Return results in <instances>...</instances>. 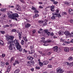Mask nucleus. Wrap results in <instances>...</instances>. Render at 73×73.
<instances>
[{
	"mask_svg": "<svg viewBox=\"0 0 73 73\" xmlns=\"http://www.w3.org/2000/svg\"><path fill=\"white\" fill-rule=\"evenodd\" d=\"M14 38V36H9V37H7L6 38V40L7 41V44L9 46V49L10 50H12V46H14V43H13V40Z\"/></svg>",
	"mask_w": 73,
	"mask_h": 73,
	"instance_id": "1",
	"label": "nucleus"
},
{
	"mask_svg": "<svg viewBox=\"0 0 73 73\" xmlns=\"http://www.w3.org/2000/svg\"><path fill=\"white\" fill-rule=\"evenodd\" d=\"M14 44H15V46L18 50H19V52H21L23 50V48H21V46L20 45V44L18 42V41L17 39H15L13 41Z\"/></svg>",
	"mask_w": 73,
	"mask_h": 73,
	"instance_id": "2",
	"label": "nucleus"
},
{
	"mask_svg": "<svg viewBox=\"0 0 73 73\" xmlns=\"http://www.w3.org/2000/svg\"><path fill=\"white\" fill-rule=\"evenodd\" d=\"M56 12L54 13H52V16L51 17V19L52 20H55V18L58 17H61V15H60V14L59 13V10L58 9H57L56 11Z\"/></svg>",
	"mask_w": 73,
	"mask_h": 73,
	"instance_id": "3",
	"label": "nucleus"
},
{
	"mask_svg": "<svg viewBox=\"0 0 73 73\" xmlns=\"http://www.w3.org/2000/svg\"><path fill=\"white\" fill-rule=\"evenodd\" d=\"M9 15L10 18L11 19L15 20H16V21H17V19L16 17H19V15H18V14L16 13L13 14L11 15L10 14H9Z\"/></svg>",
	"mask_w": 73,
	"mask_h": 73,
	"instance_id": "4",
	"label": "nucleus"
},
{
	"mask_svg": "<svg viewBox=\"0 0 73 73\" xmlns=\"http://www.w3.org/2000/svg\"><path fill=\"white\" fill-rule=\"evenodd\" d=\"M64 71L62 70L61 68H58L57 69L56 72L57 73H64Z\"/></svg>",
	"mask_w": 73,
	"mask_h": 73,
	"instance_id": "5",
	"label": "nucleus"
},
{
	"mask_svg": "<svg viewBox=\"0 0 73 73\" xmlns=\"http://www.w3.org/2000/svg\"><path fill=\"white\" fill-rule=\"evenodd\" d=\"M64 34L66 36V37H70V33L68 31H65L64 32Z\"/></svg>",
	"mask_w": 73,
	"mask_h": 73,
	"instance_id": "6",
	"label": "nucleus"
},
{
	"mask_svg": "<svg viewBox=\"0 0 73 73\" xmlns=\"http://www.w3.org/2000/svg\"><path fill=\"white\" fill-rule=\"evenodd\" d=\"M16 8L19 11H21V7H20V6L18 5H16Z\"/></svg>",
	"mask_w": 73,
	"mask_h": 73,
	"instance_id": "7",
	"label": "nucleus"
},
{
	"mask_svg": "<svg viewBox=\"0 0 73 73\" xmlns=\"http://www.w3.org/2000/svg\"><path fill=\"white\" fill-rule=\"evenodd\" d=\"M31 9L33 10V11H35V13H38V11L36 10V9L34 7H33Z\"/></svg>",
	"mask_w": 73,
	"mask_h": 73,
	"instance_id": "8",
	"label": "nucleus"
},
{
	"mask_svg": "<svg viewBox=\"0 0 73 73\" xmlns=\"http://www.w3.org/2000/svg\"><path fill=\"white\" fill-rule=\"evenodd\" d=\"M53 50L55 52H57V49H58V46H55L53 48Z\"/></svg>",
	"mask_w": 73,
	"mask_h": 73,
	"instance_id": "9",
	"label": "nucleus"
},
{
	"mask_svg": "<svg viewBox=\"0 0 73 73\" xmlns=\"http://www.w3.org/2000/svg\"><path fill=\"white\" fill-rule=\"evenodd\" d=\"M6 11V9H0V12H5Z\"/></svg>",
	"mask_w": 73,
	"mask_h": 73,
	"instance_id": "10",
	"label": "nucleus"
},
{
	"mask_svg": "<svg viewBox=\"0 0 73 73\" xmlns=\"http://www.w3.org/2000/svg\"><path fill=\"white\" fill-rule=\"evenodd\" d=\"M64 50L65 52H68L69 51V49L68 47H65L64 49Z\"/></svg>",
	"mask_w": 73,
	"mask_h": 73,
	"instance_id": "11",
	"label": "nucleus"
},
{
	"mask_svg": "<svg viewBox=\"0 0 73 73\" xmlns=\"http://www.w3.org/2000/svg\"><path fill=\"white\" fill-rule=\"evenodd\" d=\"M33 58L32 57L30 56H29L27 57V59H28L29 60H33Z\"/></svg>",
	"mask_w": 73,
	"mask_h": 73,
	"instance_id": "12",
	"label": "nucleus"
},
{
	"mask_svg": "<svg viewBox=\"0 0 73 73\" xmlns=\"http://www.w3.org/2000/svg\"><path fill=\"white\" fill-rule=\"evenodd\" d=\"M1 67L2 68H4V65H5V62H1Z\"/></svg>",
	"mask_w": 73,
	"mask_h": 73,
	"instance_id": "13",
	"label": "nucleus"
},
{
	"mask_svg": "<svg viewBox=\"0 0 73 73\" xmlns=\"http://www.w3.org/2000/svg\"><path fill=\"white\" fill-rule=\"evenodd\" d=\"M20 63V62L18 60H16L15 61V62L13 64L14 66H15L16 64H19Z\"/></svg>",
	"mask_w": 73,
	"mask_h": 73,
	"instance_id": "14",
	"label": "nucleus"
},
{
	"mask_svg": "<svg viewBox=\"0 0 73 73\" xmlns=\"http://www.w3.org/2000/svg\"><path fill=\"white\" fill-rule=\"evenodd\" d=\"M48 62H49L48 61H44L43 62V65H47Z\"/></svg>",
	"mask_w": 73,
	"mask_h": 73,
	"instance_id": "15",
	"label": "nucleus"
},
{
	"mask_svg": "<svg viewBox=\"0 0 73 73\" xmlns=\"http://www.w3.org/2000/svg\"><path fill=\"white\" fill-rule=\"evenodd\" d=\"M11 66H8V67L7 68V72H9L10 71H11Z\"/></svg>",
	"mask_w": 73,
	"mask_h": 73,
	"instance_id": "16",
	"label": "nucleus"
},
{
	"mask_svg": "<svg viewBox=\"0 0 73 73\" xmlns=\"http://www.w3.org/2000/svg\"><path fill=\"white\" fill-rule=\"evenodd\" d=\"M51 42H52V40H48L47 41H43L44 43H47V42H48V43H50Z\"/></svg>",
	"mask_w": 73,
	"mask_h": 73,
	"instance_id": "17",
	"label": "nucleus"
},
{
	"mask_svg": "<svg viewBox=\"0 0 73 73\" xmlns=\"http://www.w3.org/2000/svg\"><path fill=\"white\" fill-rule=\"evenodd\" d=\"M31 52H29V54H32L33 53H35V49L33 48L32 49H31Z\"/></svg>",
	"mask_w": 73,
	"mask_h": 73,
	"instance_id": "18",
	"label": "nucleus"
},
{
	"mask_svg": "<svg viewBox=\"0 0 73 73\" xmlns=\"http://www.w3.org/2000/svg\"><path fill=\"white\" fill-rule=\"evenodd\" d=\"M68 60H69V61H72L73 60V57L72 56H70L68 58Z\"/></svg>",
	"mask_w": 73,
	"mask_h": 73,
	"instance_id": "19",
	"label": "nucleus"
},
{
	"mask_svg": "<svg viewBox=\"0 0 73 73\" xmlns=\"http://www.w3.org/2000/svg\"><path fill=\"white\" fill-rule=\"evenodd\" d=\"M58 33L60 35H63V33H64L62 31H60L58 32Z\"/></svg>",
	"mask_w": 73,
	"mask_h": 73,
	"instance_id": "20",
	"label": "nucleus"
},
{
	"mask_svg": "<svg viewBox=\"0 0 73 73\" xmlns=\"http://www.w3.org/2000/svg\"><path fill=\"white\" fill-rule=\"evenodd\" d=\"M31 26V24L29 23H27L26 25H25V27L27 28H29Z\"/></svg>",
	"mask_w": 73,
	"mask_h": 73,
	"instance_id": "21",
	"label": "nucleus"
},
{
	"mask_svg": "<svg viewBox=\"0 0 73 73\" xmlns=\"http://www.w3.org/2000/svg\"><path fill=\"white\" fill-rule=\"evenodd\" d=\"M19 71L20 70L19 69H17L15 71L14 73H19Z\"/></svg>",
	"mask_w": 73,
	"mask_h": 73,
	"instance_id": "22",
	"label": "nucleus"
},
{
	"mask_svg": "<svg viewBox=\"0 0 73 73\" xmlns=\"http://www.w3.org/2000/svg\"><path fill=\"white\" fill-rule=\"evenodd\" d=\"M39 64L40 66H41V67L42 66H43V63H42L41 62H39Z\"/></svg>",
	"mask_w": 73,
	"mask_h": 73,
	"instance_id": "23",
	"label": "nucleus"
},
{
	"mask_svg": "<svg viewBox=\"0 0 73 73\" xmlns=\"http://www.w3.org/2000/svg\"><path fill=\"white\" fill-rule=\"evenodd\" d=\"M18 36H19V39H21V34L19 33L18 34Z\"/></svg>",
	"mask_w": 73,
	"mask_h": 73,
	"instance_id": "24",
	"label": "nucleus"
},
{
	"mask_svg": "<svg viewBox=\"0 0 73 73\" xmlns=\"http://www.w3.org/2000/svg\"><path fill=\"white\" fill-rule=\"evenodd\" d=\"M38 22L39 24H43V23H44V21L42 20L38 21Z\"/></svg>",
	"mask_w": 73,
	"mask_h": 73,
	"instance_id": "25",
	"label": "nucleus"
},
{
	"mask_svg": "<svg viewBox=\"0 0 73 73\" xmlns=\"http://www.w3.org/2000/svg\"><path fill=\"white\" fill-rule=\"evenodd\" d=\"M31 45L30 46L31 49H33V48H34V47H33V46H34V45H33V43L31 44Z\"/></svg>",
	"mask_w": 73,
	"mask_h": 73,
	"instance_id": "26",
	"label": "nucleus"
},
{
	"mask_svg": "<svg viewBox=\"0 0 73 73\" xmlns=\"http://www.w3.org/2000/svg\"><path fill=\"white\" fill-rule=\"evenodd\" d=\"M0 44L1 45H3L4 44V42L1 40H0Z\"/></svg>",
	"mask_w": 73,
	"mask_h": 73,
	"instance_id": "27",
	"label": "nucleus"
},
{
	"mask_svg": "<svg viewBox=\"0 0 73 73\" xmlns=\"http://www.w3.org/2000/svg\"><path fill=\"white\" fill-rule=\"evenodd\" d=\"M16 29H14L12 30L11 32H16Z\"/></svg>",
	"mask_w": 73,
	"mask_h": 73,
	"instance_id": "28",
	"label": "nucleus"
},
{
	"mask_svg": "<svg viewBox=\"0 0 73 73\" xmlns=\"http://www.w3.org/2000/svg\"><path fill=\"white\" fill-rule=\"evenodd\" d=\"M60 42H65V40H62V38L60 39Z\"/></svg>",
	"mask_w": 73,
	"mask_h": 73,
	"instance_id": "29",
	"label": "nucleus"
},
{
	"mask_svg": "<svg viewBox=\"0 0 73 73\" xmlns=\"http://www.w3.org/2000/svg\"><path fill=\"white\" fill-rule=\"evenodd\" d=\"M24 41L23 40H22L21 41V44H22V45H24Z\"/></svg>",
	"mask_w": 73,
	"mask_h": 73,
	"instance_id": "30",
	"label": "nucleus"
},
{
	"mask_svg": "<svg viewBox=\"0 0 73 73\" xmlns=\"http://www.w3.org/2000/svg\"><path fill=\"white\" fill-rule=\"evenodd\" d=\"M42 56H45L46 55V53L42 54Z\"/></svg>",
	"mask_w": 73,
	"mask_h": 73,
	"instance_id": "31",
	"label": "nucleus"
},
{
	"mask_svg": "<svg viewBox=\"0 0 73 73\" xmlns=\"http://www.w3.org/2000/svg\"><path fill=\"white\" fill-rule=\"evenodd\" d=\"M69 13H70V15H72V14H73V10H72L71 11L69 12Z\"/></svg>",
	"mask_w": 73,
	"mask_h": 73,
	"instance_id": "32",
	"label": "nucleus"
},
{
	"mask_svg": "<svg viewBox=\"0 0 73 73\" xmlns=\"http://www.w3.org/2000/svg\"><path fill=\"white\" fill-rule=\"evenodd\" d=\"M60 52V48H59L57 49V52Z\"/></svg>",
	"mask_w": 73,
	"mask_h": 73,
	"instance_id": "33",
	"label": "nucleus"
},
{
	"mask_svg": "<svg viewBox=\"0 0 73 73\" xmlns=\"http://www.w3.org/2000/svg\"><path fill=\"white\" fill-rule=\"evenodd\" d=\"M24 40L25 41H28V40L27 39V37H25L23 38Z\"/></svg>",
	"mask_w": 73,
	"mask_h": 73,
	"instance_id": "34",
	"label": "nucleus"
},
{
	"mask_svg": "<svg viewBox=\"0 0 73 73\" xmlns=\"http://www.w3.org/2000/svg\"><path fill=\"white\" fill-rule=\"evenodd\" d=\"M70 37H73V33H71L70 34Z\"/></svg>",
	"mask_w": 73,
	"mask_h": 73,
	"instance_id": "35",
	"label": "nucleus"
},
{
	"mask_svg": "<svg viewBox=\"0 0 73 73\" xmlns=\"http://www.w3.org/2000/svg\"><path fill=\"white\" fill-rule=\"evenodd\" d=\"M50 32H47L46 33V35H48V36H49V35H50Z\"/></svg>",
	"mask_w": 73,
	"mask_h": 73,
	"instance_id": "36",
	"label": "nucleus"
},
{
	"mask_svg": "<svg viewBox=\"0 0 73 73\" xmlns=\"http://www.w3.org/2000/svg\"><path fill=\"white\" fill-rule=\"evenodd\" d=\"M66 73H73V71H67Z\"/></svg>",
	"mask_w": 73,
	"mask_h": 73,
	"instance_id": "37",
	"label": "nucleus"
},
{
	"mask_svg": "<svg viewBox=\"0 0 73 73\" xmlns=\"http://www.w3.org/2000/svg\"><path fill=\"white\" fill-rule=\"evenodd\" d=\"M35 68L36 69H40V67H38V66H36Z\"/></svg>",
	"mask_w": 73,
	"mask_h": 73,
	"instance_id": "38",
	"label": "nucleus"
},
{
	"mask_svg": "<svg viewBox=\"0 0 73 73\" xmlns=\"http://www.w3.org/2000/svg\"><path fill=\"white\" fill-rule=\"evenodd\" d=\"M27 64L28 65H31V62H27Z\"/></svg>",
	"mask_w": 73,
	"mask_h": 73,
	"instance_id": "39",
	"label": "nucleus"
},
{
	"mask_svg": "<svg viewBox=\"0 0 73 73\" xmlns=\"http://www.w3.org/2000/svg\"><path fill=\"white\" fill-rule=\"evenodd\" d=\"M42 42H44V41H45V38H42Z\"/></svg>",
	"mask_w": 73,
	"mask_h": 73,
	"instance_id": "40",
	"label": "nucleus"
},
{
	"mask_svg": "<svg viewBox=\"0 0 73 73\" xmlns=\"http://www.w3.org/2000/svg\"><path fill=\"white\" fill-rule=\"evenodd\" d=\"M48 68H52V66L50 65H48Z\"/></svg>",
	"mask_w": 73,
	"mask_h": 73,
	"instance_id": "41",
	"label": "nucleus"
},
{
	"mask_svg": "<svg viewBox=\"0 0 73 73\" xmlns=\"http://www.w3.org/2000/svg\"><path fill=\"white\" fill-rule=\"evenodd\" d=\"M50 35L51 36H53L54 35V33L53 32H52L50 34Z\"/></svg>",
	"mask_w": 73,
	"mask_h": 73,
	"instance_id": "42",
	"label": "nucleus"
},
{
	"mask_svg": "<svg viewBox=\"0 0 73 73\" xmlns=\"http://www.w3.org/2000/svg\"><path fill=\"white\" fill-rule=\"evenodd\" d=\"M51 9H54V6H52L51 7Z\"/></svg>",
	"mask_w": 73,
	"mask_h": 73,
	"instance_id": "43",
	"label": "nucleus"
},
{
	"mask_svg": "<svg viewBox=\"0 0 73 73\" xmlns=\"http://www.w3.org/2000/svg\"><path fill=\"white\" fill-rule=\"evenodd\" d=\"M5 56V54H3L2 55V57H4Z\"/></svg>",
	"mask_w": 73,
	"mask_h": 73,
	"instance_id": "44",
	"label": "nucleus"
},
{
	"mask_svg": "<svg viewBox=\"0 0 73 73\" xmlns=\"http://www.w3.org/2000/svg\"><path fill=\"white\" fill-rule=\"evenodd\" d=\"M1 32L2 34H4V33H5V31H1Z\"/></svg>",
	"mask_w": 73,
	"mask_h": 73,
	"instance_id": "45",
	"label": "nucleus"
},
{
	"mask_svg": "<svg viewBox=\"0 0 73 73\" xmlns=\"http://www.w3.org/2000/svg\"><path fill=\"white\" fill-rule=\"evenodd\" d=\"M38 52L40 54H41V55H42V51H38Z\"/></svg>",
	"mask_w": 73,
	"mask_h": 73,
	"instance_id": "46",
	"label": "nucleus"
},
{
	"mask_svg": "<svg viewBox=\"0 0 73 73\" xmlns=\"http://www.w3.org/2000/svg\"><path fill=\"white\" fill-rule=\"evenodd\" d=\"M43 24L44 26H46V25H47V23H44Z\"/></svg>",
	"mask_w": 73,
	"mask_h": 73,
	"instance_id": "47",
	"label": "nucleus"
},
{
	"mask_svg": "<svg viewBox=\"0 0 73 73\" xmlns=\"http://www.w3.org/2000/svg\"><path fill=\"white\" fill-rule=\"evenodd\" d=\"M58 3V2H57V1H55L53 2V3L54 4H57Z\"/></svg>",
	"mask_w": 73,
	"mask_h": 73,
	"instance_id": "48",
	"label": "nucleus"
},
{
	"mask_svg": "<svg viewBox=\"0 0 73 73\" xmlns=\"http://www.w3.org/2000/svg\"><path fill=\"white\" fill-rule=\"evenodd\" d=\"M21 3H25V1H24L23 0H21Z\"/></svg>",
	"mask_w": 73,
	"mask_h": 73,
	"instance_id": "49",
	"label": "nucleus"
},
{
	"mask_svg": "<svg viewBox=\"0 0 73 73\" xmlns=\"http://www.w3.org/2000/svg\"><path fill=\"white\" fill-rule=\"evenodd\" d=\"M51 53H52V52H50L48 53V55H50Z\"/></svg>",
	"mask_w": 73,
	"mask_h": 73,
	"instance_id": "50",
	"label": "nucleus"
},
{
	"mask_svg": "<svg viewBox=\"0 0 73 73\" xmlns=\"http://www.w3.org/2000/svg\"><path fill=\"white\" fill-rule=\"evenodd\" d=\"M34 56L35 57H37V54H34Z\"/></svg>",
	"mask_w": 73,
	"mask_h": 73,
	"instance_id": "51",
	"label": "nucleus"
},
{
	"mask_svg": "<svg viewBox=\"0 0 73 73\" xmlns=\"http://www.w3.org/2000/svg\"><path fill=\"white\" fill-rule=\"evenodd\" d=\"M51 11L52 12H54V9H51Z\"/></svg>",
	"mask_w": 73,
	"mask_h": 73,
	"instance_id": "52",
	"label": "nucleus"
},
{
	"mask_svg": "<svg viewBox=\"0 0 73 73\" xmlns=\"http://www.w3.org/2000/svg\"><path fill=\"white\" fill-rule=\"evenodd\" d=\"M33 32L34 33H36V30L35 29L33 30Z\"/></svg>",
	"mask_w": 73,
	"mask_h": 73,
	"instance_id": "53",
	"label": "nucleus"
},
{
	"mask_svg": "<svg viewBox=\"0 0 73 73\" xmlns=\"http://www.w3.org/2000/svg\"><path fill=\"white\" fill-rule=\"evenodd\" d=\"M13 57H12L11 58V62H12V61H13Z\"/></svg>",
	"mask_w": 73,
	"mask_h": 73,
	"instance_id": "54",
	"label": "nucleus"
},
{
	"mask_svg": "<svg viewBox=\"0 0 73 73\" xmlns=\"http://www.w3.org/2000/svg\"><path fill=\"white\" fill-rule=\"evenodd\" d=\"M70 22L71 23H73V20L71 19L70 20Z\"/></svg>",
	"mask_w": 73,
	"mask_h": 73,
	"instance_id": "55",
	"label": "nucleus"
},
{
	"mask_svg": "<svg viewBox=\"0 0 73 73\" xmlns=\"http://www.w3.org/2000/svg\"><path fill=\"white\" fill-rule=\"evenodd\" d=\"M35 15L36 17H38V14H36Z\"/></svg>",
	"mask_w": 73,
	"mask_h": 73,
	"instance_id": "56",
	"label": "nucleus"
},
{
	"mask_svg": "<svg viewBox=\"0 0 73 73\" xmlns=\"http://www.w3.org/2000/svg\"><path fill=\"white\" fill-rule=\"evenodd\" d=\"M69 63L68 62H66V64H67V65L68 66H69Z\"/></svg>",
	"mask_w": 73,
	"mask_h": 73,
	"instance_id": "57",
	"label": "nucleus"
},
{
	"mask_svg": "<svg viewBox=\"0 0 73 73\" xmlns=\"http://www.w3.org/2000/svg\"><path fill=\"white\" fill-rule=\"evenodd\" d=\"M44 31L46 33H47L48 32V30H44Z\"/></svg>",
	"mask_w": 73,
	"mask_h": 73,
	"instance_id": "58",
	"label": "nucleus"
},
{
	"mask_svg": "<svg viewBox=\"0 0 73 73\" xmlns=\"http://www.w3.org/2000/svg\"><path fill=\"white\" fill-rule=\"evenodd\" d=\"M69 66H73L72 63H69Z\"/></svg>",
	"mask_w": 73,
	"mask_h": 73,
	"instance_id": "59",
	"label": "nucleus"
},
{
	"mask_svg": "<svg viewBox=\"0 0 73 73\" xmlns=\"http://www.w3.org/2000/svg\"><path fill=\"white\" fill-rule=\"evenodd\" d=\"M73 11V10H72V9H69V12H71V11Z\"/></svg>",
	"mask_w": 73,
	"mask_h": 73,
	"instance_id": "60",
	"label": "nucleus"
},
{
	"mask_svg": "<svg viewBox=\"0 0 73 73\" xmlns=\"http://www.w3.org/2000/svg\"><path fill=\"white\" fill-rule=\"evenodd\" d=\"M31 70L32 72H33L34 71V68H31Z\"/></svg>",
	"mask_w": 73,
	"mask_h": 73,
	"instance_id": "61",
	"label": "nucleus"
},
{
	"mask_svg": "<svg viewBox=\"0 0 73 73\" xmlns=\"http://www.w3.org/2000/svg\"><path fill=\"white\" fill-rule=\"evenodd\" d=\"M54 38H57V37L56 36L54 35L53 37Z\"/></svg>",
	"mask_w": 73,
	"mask_h": 73,
	"instance_id": "62",
	"label": "nucleus"
},
{
	"mask_svg": "<svg viewBox=\"0 0 73 73\" xmlns=\"http://www.w3.org/2000/svg\"><path fill=\"white\" fill-rule=\"evenodd\" d=\"M44 21L45 23H46V22L48 21V20L46 19H45Z\"/></svg>",
	"mask_w": 73,
	"mask_h": 73,
	"instance_id": "63",
	"label": "nucleus"
},
{
	"mask_svg": "<svg viewBox=\"0 0 73 73\" xmlns=\"http://www.w3.org/2000/svg\"><path fill=\"white\" fill-rule=\"evenodd\" d=\"M50 73H55V72L54 71H52L50 72Z\"/></svg>",
	"mask_w": 73,
	"mask_h": 73,
	"instance_id": "64",
	"label": "nucleus"
}]
</instances>
